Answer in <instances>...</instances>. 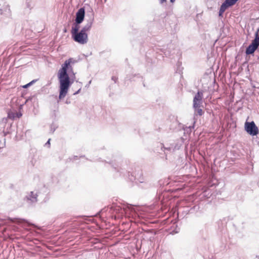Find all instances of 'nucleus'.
Wrapping results in <instances>:
<instances>
[{
	"instance_id": "1",
	"label": "nucleus",
	"mask_w": 259,
	"mask_h": 259,
	"mask_svg": "<svg viewBox=\"0 0 259 259\" xmlns=\"http://www.w3.org/2000/svg\"><path fill=\"white\" fill-rule=\"evenodd\" d=\"M72 59L66 60L62 68L59 71L58 76L60 81H69V77L67 73V69L69 68Z\"/></svg>"
},
{
	"instance_id": "2",
	"label": "nucleus",
	"mask_w": 259,
	"mask_h": 259,
	"mask_svg": "<svg viewBox=\"0 0 259 259\" xmlns=\"http://www.w3.org/2000/svg\"><path fill=\"white\" fill-rule=\"evenodd\" d=\"M88 30L85 27L83 28L79 32L72 35L74 40L80 44H84L88 41V34L86 31Z\"/></svg>"
},
{
	"instance_id": "3",
	"label": "nucleus",
	"mask_w": 259,
	"mask_h": 259,
	"mask_svg": "<svg viewBox=\"0 0 259 259\" xmlns=\"http://www.w3.org/2000/svg\"><path fill=\"white\" fill-rule=\"evenodd\" d=\"M259 46V35L258 31L255 33V37L252 41L251 44L247 48L246 54L247 55L253 54Z\"/></svg>"
},
{
	"instance_id": "4",
	"label": "nucleus",
	"mask_w": 259,
	"mask_h": 259,
	"mask_svg": "<svg viewBox=\"0 0 259 259\" xmlns=\"http://www.w3.org/2000/svg\"><path fill=\"white\" fill-rule=\"evenodd\" d=\"M245 129L247 133L250 135L255 136L258 133L257 127L253 121L246 122L245 123Z\"/></svg>"
},
{
	"instance_id": "5",
	"label": "nucleus",
	"mask_w": 259,
	"mask_h": 259,
	"mask_svg": "<svg viewBox=\"0 0 259 259\" xmlns=\"http://www.w3.org/2000/svg\"><path fill=\"white\" fill-rule=\"evenodd\" d=\"M70 82H61L59 99L64 98L70 86Z\"/></svg>"
},
{
	"instance_id": "6",
	"label": "nucleus",
	"mask_w": 259,
	"mask_h": 259,
	"mask_svg": "<svg viewBox=\"0 0 259 259\" xmlns=\"http://www.w3.org/2000/svg\"><path fill=\"white\" fill-rule=\"evenodd\" d=\"M238 0H226L221 6L219 15H222L229 7L233 6Z\"/></svg>"
},
{
	"instance_id": "7",
	"label": "nucleus",
	"mask_w": 259,
	"mask_h": 259,
	"mask_svg": "<svg viewBox=\"0 0 259 259\" xmlns=\"http://www.w3.org/2000/svg\"><path fill=\"white\" fill-rule=\"evenodd\" d=\"M203 98V93L201 92H198L195 96L193 99V107H200L202 104Z\"/></svg>"
},
{
	"instance_id": "8",
	"label": "nucleus",
	"mask_w": 259,
	"mask_h": 259,
	"mask_svg": "<svg viewBox=\"0 0 259 259\" xmlns=\"http://www.w3.org/2000/svg\"><path fill=\"white\" fill-rule=\"evenodd\" d=\"M84 10L83 8H80L76 13V23L80 24L83 20L84 17Z\"/></svg>"
},
{
	"instance_id": "9",
	"label": "nucleus",
	"mask_w": 259,
	"mask_h": 259,
	"mask_svg": "<svg viewBox=\"0 0 259 259\" xmlns=\"http://www.w3.org/2000/svg\"><path fill=\"white\" fill-rule=\"evenodd\" d=\"M22 114L21 112L10 111L8 113V118L14 120L16 118H19L22 116Z\"/></svg>"
},
{
	"instance_id": "10",
	"label": "nucleus",
	"mask_w": 259,
	"mask_h": 259,
	"mask_svg": "<svg viewBox=\"0 0 259 259\" xmlns=\"http://www.w3.org/2000/svg\"><path fill=\"white\" fill-rule=\"evenodd\" d=\"M79 28H80V26L79 25V24H78V23H76L74 26H73L72 27L71 31L72 35L79 32L78 30H79Z\"/></svg>"
},
{
	"instance_id": "11",
	"label": "nucleus",
	"mask_w": 259,
	"mask_h": 259,
	"mask_svg": "<svg viewBox=\"0 0 259 259\" xmlns=\"http://www.w3.org/2000/svg\"><path fill=\"white\" fill-rule=\"evenodd\" d=\"M194 108H195V112L197 115H199V116L202 115L204 112L203 110L200 108V107Z\"/></svg>"
},
{
	"instance_id": "12",
	"label": "nucleus",
	"mask_w": 259,
	"mask_h": 259,
	"mask_svg": "<svg viewBox=\"0 0 259 259\" xmlns=\"http://www.w3.org/2000/svg\"><path fill=\"white\" fill-rule=\"evenodd\" d=\"M33 82H29V83H28V84H26V85H23V87L24 88H27V87H29V86L31 85V84H32Z\"/></svg>"
},
{
	"instance_id": "13",
	"label": "nucleus",
	"mask_w": 259,
	"mask_h": 259,
	"mask_svg": "<svg viewBox=\"0 0 259 259\" xmlns=\"http://www.w3.org/2000/svg\"><path fill=\"white\" fill-rule=\"evenodd\" d=\"M166 0H159L160 3H163L164 2H166Z\"/></svg>"
},
{
	"instance_id": "14",
	"label": "nucleus",
	"mask_w": 259,
	"mask_h": 259,
	"mask_svg": "<svg viewBox=\"0 0 259 259\" xmlns=\"http://www.w3.org/2000/svg\"><path fill=\"white\" fill-rule=\"evenodd\" d=\"M176 0H170V1L173 3Z\"/></svg>"
},
{
	"instance_id": "15",
	"label": "nucleus",
	"mask_w": 259,
	"mask_h": 259,
	"mask_svg": "<svg viewBox=\"0 0 259 259\" xmlns=\"http://www.w3.org/2000/svg\"><path fill=\"white\" fill-rule=\"evenodd\" d=\"M117 79V78H115V80H116V79ZM114 78H112V80H114Z\"/></svg>"
}]
</instances>
